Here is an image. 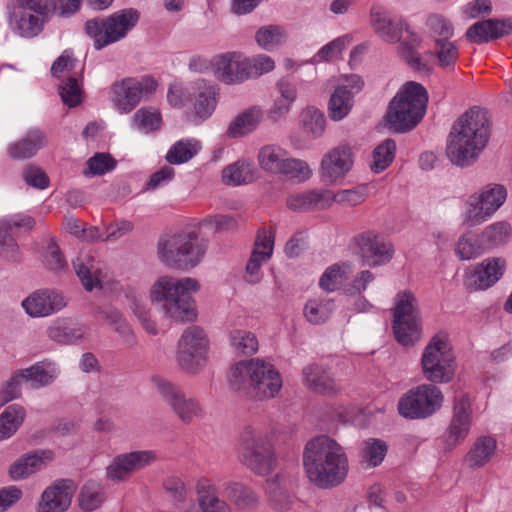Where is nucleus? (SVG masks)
Listing matches in <instances>:
<instances>
[{"label": "nucleus", "mask_w": 512, "mask_h": 512, "mask_svg": "<svg viewBox=\"0 0 512 512\" xmlns=\"http://www.w3.org/2000/svg\"><path fill=\"white\" fill-rule=\"evenodd\" d=\"M229 339L233 349L240 354L253 355L259 349L258 339L250 331L235 329L230 332Z\"/></svg>", "instance_id": "nucleus-57"}, {"label": "nucleus", "mask_w": 512, "mask_h": 512, "mask_svg": "<svg viewBox=\"0 0 512 512\" xmlns=\"http://www.w3.org/2000/svg\"><path fill=\"white\" fill-rule=\"evenodd\" d=\"M512 237V225L507 220L495 221L481 232L482 244L487 250L506 245Z\"/></svg>", "instance_id": "nucleus-44"}, {"label": "nucleus", "mask_w": 512, "mask_h": 512, "mask_svg": "<svg viewBox=\"0 0 512 512\" xmlns=\"http://www.w3.org/2000/svg\"><path fill=\"white\" fill-rule=\"evenodd\" d=\"M257 162L265 173L283 175L297 182H304L312 176V170L306 161L292 157L289 151L278 144L260 147Z\"/></svg>", "instance_id": "nucleus-13"}, {"label": "nucleus", "mask_w": 512, "mask_h": 512, "mask_svg": "<svg viewBox=\"0 0 512 512\" xmlns=\"http://www.w3.org/2000/svg\"><path fill=\"white\" fill-rule=\"evenodd\" d=\"M157 455L151 450H139L116 456L107 466V477L113 481H123L136 471L153 464Z\"/></svg>", "instance_id": "nucleus-23"}, {"label": "nucleus", "mask_w": 512, "mask_h": 512, "mask_svg": "<svg viewBox=\"0 0 512 512\" xmlns=\"http://www.w3.org/2000/svg\"><path fill=\"white\" fill-rule=\"evenodd\" d=\"M435 55L439 66L450 71L455 67L459 57V51L453 42L437 39L435 42Z\"/></svg>", "instance_id": "nucleus-62"}, {"label": "nucleus", "mask_w": 512, "mask_h": 512, "mask_svg": "<svg viewBox=\"0 0 512 512\" xmlns=\"http://www.w3.org/2000/svg\"><path fill=\"white\" fill-rule=\"evenodd\" d=\"M360 76L351 74L342 78V82L332 93L329 103V116L334 121L344 119L351 111L354 104V96L363 88Z\"/></svg>", "instance_id": "nucleus-22"}, {"label": "nucleus", "mask_w": 512, "mask_h": 512, "mask_svg": "<svg viewBox=\"0 0 512 512\" xmlns=\"http://www.w3.org/2000/svg\"><path fill=\"white\" fill-rule=\"evenodd\" d=\"M73 267L83 287L87 291L103 289L105 287L106 282L100 262L84 255L73 261Z\"/></svg>", "instance_id": "nucleus-36"}, {"label": "nucleus", "mask_w": 512, "mask_h": 512, "mask_svg": "<svg viewBox=\"0 0 512 512\" xmlns=\"http://www.w3.org/2000/svg\"><path fill=\"white\" fill-rule=\"evenodd\" d=\"M328 190H309L288 196L287 206L294 211L324 209L329 207Z\"/></svg>", "instance_id": "nucleus-40"}, {"label": "nucleus", "mask_w": 512, "mask_h": 512, "mask_svg": "<svg viewBox=\"0 0 512 512\" xmlns=\"http://www.w3.org/2000/svg\"><path fill=\"white\" fill-rule=\"evenodd\" d=\"M193 103L190 118L195 123H201L214 113L219 97L218 87L205 79H197L190 83Z\"/></svg>", "instance_id": "nucleus-24"}, {"label": "nucleus", "mask_w": 512, "mask_h": 512, "mask_svg": "<svg viewBox=\"0 0 512 512\" xmlns=\"http://www.w3.org/2000/svg\"><path fill=\"white\" fill-rule=\"evenodd\" d=\"M105 499L104 487L96 481H88L82 486L78 501L82 510L91 512L99 508Z\"/></svg>", "instance_id": "nucleus-53"}, {"label": "nucleus", "mask_w": 512, "mask_h": 512, "mask_svg": "<svg viewBox=\"0 0 512 512\" xmlns=\"http://www.w3.org/2000/svg\"><path fill=\"white\" fill-rule=\"evenodd\" d=\"M74 487L70 480L56 481L47 487L37 505V512H66L71 505Z\"/></svg>", "instance_id": "nucleus-31"}, {"label": "nucleus", "mask_w": 512, "mask_h": 512, "mask_svg": "<svg viewBox=\"0 0 512 512\" xmlns=\"http://www.w3.org/2000/svg\"><path fill=\"white\" fill-rule=\"evenodd\" d=\"M511 32V19H487L478 21L470 26L467 29L465 36L471 43L483 44L506 36Z\"/></svg>", "instance_id": "nucleus-35"}, {"label": "nucleus", "mask_w": 512, "mask_h": 512, "mask_svg": "<svg viewBox=\"0 0 512 512\" xmlns=\"http://www.w3.org/2000/svg\"><path fill=\"white\" fill-rule=\"evenodd\" d=\"M26 410L19 404L7 406L0 414V441L12 437L22 425Z\"/></svg>", "instance_id": "nucleus-50"}, {"label": "nucleus", "mask_w": 512, "mask_h": 512, "mask_svg": "<svg viewBox=\"0 0 512 512\" xmlns=\"http://www.w3.org/2000/svg\"><path fill=\"white\" fill-rule=\"evenodd\" d=\"M393 334L402 346H413L422 335V320L415 295L408 290L400 291L394 298Z\"/></svg>", "instance_id": "nucleus-12"}, {"label": "nucleus", "mask_w": 512, "mask_h": 512, "mask_svg": "<svg viewBox=\"0 0 512 512\" xmlns=\"http://www.w3.org/2000/svg\"><path fill=\"white\" fill-rule=\"evenodd\" d=\"M60 96L64 104L69 107H76L83 100V89L78 80L70 77L60 87Z\"/></svg>", "instance_id": "nucleus-64"}, {"label": "nucleus", "mask_w": 512, "mask_h": 512, "mask_svg": "<svg viewBox=\"0 0 512 512\" xmlns=\"http://www.w3.org/2000/svg\"><path fill=\"white\" fill-rule=\"evenodd\" d=\"M303 467L310 482L319 488L329 489L345 481L349 462L344 448L336 440L320 435L306 443Z\"/></svg>", "instance_id": "nucleus-1"}, {"label": "nucleus", "mask_w": 512, "mask_h": 512, "mask_svg": "<svg viewBox=\"0 0 512 512\" xmlns=\"http://www.w3.org/2000/svg\"><path fill=\"white\" fill-rule=\"evenodd\" d=\"M335 309L333 299L326 296L310 298L304 305L303 314L305 319L314 325L326 322Z\"/></svg>", "instance_id": "nucleus-45"}, {"label": "nucleus", "mask_w": 512, "mask_h": 512, "mask_svg": "<svg viewBox=\"0 0 512 512\" xmlns=\"http://www.w3.org/2000/svg\"><path fill=\"white\" fill-rule=\"evenodd\" d=\"M497 442L493 437L481 436L476 439L470 450L467 452L464 462L472 468H480L486 465L494 456Z\"/></svg>", "instance_id": "nucleus-42"}, {"label": "nucleus", "mask_w": 512, "mask_h": 512, "mask_svg": "<svg viewBox=\"0 0 512 512\" xmlns=\"http://www.w3.org/2000/svg\"><path fill=\"white\" fill-rule=\"evenodd\" d=\"M224 490L227 498L233 502L239 510H252L258 506L259 497L257 494L250 487L242 483H227L225 484Z\"/></svg>", "instance_id": "nucleus-48"}, {"label": "nucleus", "mask_w": 512, "mask_h": 512, "mask_svg": "<svg viewBox=\"0 0 512 512\" xmlns=\"http://www.w3.org/2000/svg\"><path fill=\"white\" fill-rule=\"evenodd\" d=\"M122 291L146 332L156 335L158 333L156 323L150 319L149 310L145 305V292L139 287L132 285H126Z\"/></svg>", "instance_id": "nucleus-39"}, {"label": "nucleus", "mask_w": 512, "mask_h": 512, "mask_svg": "<svg viewBox=\"0 0 512 512\" xmlns=\"http://www.w3.org/2000/svg\"><path fill=\"white\" fill-rule=\"evenodd\" d=\"M428 102L426 89L419 83H405L389 104L387 121L396 132L413 129L423 118Z\"/></svg>", "instance_id": "nucleus-6"}, {"label": "nucleus", "mask_w": 512, "mask_h": 512, "mask_svg": "<svg viewBox=\"0 0 512 512\" xmlns=\"http://www.w3.org/2000/svg\"><path fill=\"white\" fill-rule=\"evenodd\" d=\"M19 376L31 389H41L53 384L60 375L59 364L49 358L35 362L29 367L19 369Z\"/></svg>", "instance_id": "nucleus-33"}, {"label": "nucleus", "mask_w": 512, "mask_h": 512, "mask_svg": "<svg viewBox=\"0 0 512 512\" xmlns=\"http://www.w3.org/2000/svg\"><path fill=\"white\" fill-rule=\"evenodd\" d=\"M396 154V142L387 138L378 144L372 153L370 169L374 173L386 170L393 162Z\"/></svg>", "instance_id": "nucleus-54"}, {"label": "nucleus", "mask_w": 512, "mask_h": 512, "mask_svg": "<svg viewBox=\"0 0 512 512\" xmlns=\"http://www.w3.org/2000/svg\"><path fill=\"white\" fill-rule=\"evenodd\" d=\"M370 25L377 37L385 43H398L404 31L411 34L413 42H417L416 35L410 32L405 20L401 16L392 14L380 5L371 7Z\"/></svg>", "instance_id": "nucleus-20"}, {"label": "nucleus", "mask_w": 512, "mask_h": 512, "mask_svg": "<svg viewBox=\"0 0 512 512\" xmlns=\"http://www.w3.org/2000/svg\"><path fill=\"white\" fill-rule=\"evenodd\" d=\"M209 339L205 331L196 325L187 327L180 335L176 348V362L188 375H197L205 367Z\"/></svg>", "instance_id": "nucleus-14"}, {"label": "nucleus", "mask_w": 512, "mask_h": 512, "mask_svg": "<svg viewBox=\"0 0 512 512\" xmlns=\"http://www.w3.org/2000/svg\"><path fill=\"white\" fill-rule=\"evenodd\" d=\"M33 225L32 217L25 214H15L0 219V256L10 261H17L19 248L11 231L13 228L28 230Z\"/></svg>", "instance_id": "nucleus-28"}, {"label": "nucleus", "mask_w": 512, "mask_h": 512, "mask_svg": "<svg viewBox=\"0 0 512 512\" xmlns=\"http://www.w3.org/2000/svg\"><path fill=\"white\" fill-rule=\"evenodd\" d=\"M288 35L282 26L267 25L259 28L255 34L257 44L266 51H272L286 43Z\"/></svg>", "instance_id": "nucleus-52"}, {"label": "nucleus", "mask_w": 512, "mask_h": 512, "mask_svg": "<svg viewBox=\"0 0 512 512\" xmlns=\"http://www.w3.org/2000/svg\"><path fill=\"white\" fill-rule=\"evenodd\" d=\"M353 166L349 145L342 144L330 150L321 161L320 174L325 183H335L345 177Z\"/></svg>", "instance_id": "nucleus-26"}, {"label": "nucleus", "mask_w": 512, "mask_h": 512, "mask_svg": "<svg viewBox=\"0 0 512 512\" xmlns=\"http://www.w3.org/2000/svg\"><path fill=\"white\" fill-rule=\"evenodd\" d=\"M44 146V134L39 129H30L7 148L10 158L24 160L33 157Z\"/></svg>", "instance_id": "nucleus-38"}, {"label": "nucleus", "mask_w": 512, "mask_h": 512, "mask_svg": "<svg viewBox=\"0 0 512 512\" xmlns=\"http://www.w3.org/2000/svg\"><path fill=\"white\" fill-rule=\"evenodd\" d=\"M140 12L125 8L108 17L90 19L85 24L86 33L93 39L96 50H101L124 39L137 25Z\"/></svg>", "instance_id": "nucleus-9"}, {"label": "nucleus", "mask_w": 512, "mask_h": 512, "mask_svg": "<svg viewBox=\"0 0 512 512\" xmlns=\"http://www.w3.org/2000/svg\"><path fill=\"white\" fill-rule=\"evenodd\" d=\"M486 247L482 239H478L472 232L462 234L455 247V252L461 260H471L480 256Z\"/></svg>", "instance_id": "nucleus-55"}, {"label": "nucleus", "mask_w": 512, "mask_h": 512, "mask_svg": "<svg viewBox=\"0 0 512 512\" xmlns=\"http://www.w3.org/2000/svg\"><path fill=\"white\" fill-rule=\"evenodd\" d=\"M255 179L253 163L239 160L226 166L222 171V181L227 185L239 186L251 183Z\"/></svg>", "instance_id": "nucleus-49"}, {"label": "nucleus", "mask_w": 512, "mask_h": 512, "mask_svg": "<svg viewBox=\"0 0 512 512\" xmlns=\"http://www.w3.org/2000/svg\"><path fill=\"white\" fill-rule=\"evenodd\" d=\"M198 502L203 512H232L231 507L217 494V488L209 479L197 483Z\"/></svg>", "instance_id": "nucleus-43"}, {"label": "nucleus", "mask_w": 512, "mask_h": 512, "mask_svg": "<svg viewBox=\"0 0 512 512\" xmlns=\"http://www.w3.org/2000/svg\"><path fill=\"white\" fill-rule=\"evenodd\" d=\"M298 96V82L289 77H281L275 83V95L269 108L268 117L273 121L284 118L291 110Z\"/></svg>", "instance_id": "nucleus-32"}, {"label": "nucleus", "mask_w": 512, "mask_h": 512, "mask_svg": "<svg viewBox=\"0 0 512 512\" xmlns=\"http://www.w3.org/2000/svg\"><path fill=\"white\" fill-rule=\"evenodd\" d=\"M263 118L260 106H251L239 113L229 124L226 135L229 138H241L257 129Z\"/></svg>", "instance_id": "nucleus-37"}, {"label": "nucleus", "mask_w": 512, "mask_h": 512, "mask_svg": "<svg viewBox=\"0 0 512 512\" xmlns=\"http://www.w3.org/2000/svg\"><path fill=\"white\" fill-rule=\"evenodd\" d=\"M239 459L258 475L269 474L275 466L272 445L266 434L255 425H245L239 436Z\"/></svg>", "instance_id": "nucleus-11"}, {"label": "nucleus", "mask_w": 512, "mask_h": 512, "mask_svg": "<svg viewBox=\"0 0 512 512\" xmlns=\"http://www.w3.org/2000/svg\"><path fill=\"white\" fill-rule=\"evenodd\" d=\"M229 385L255 400H269L278 395L283 379L276 366L260 357L240 360L230 367Z\"/></svg>", "instance_id": "nucleus-4"}, {"label": "nucleus", "mask_w": 512, "mask_h": 512, "mask_svg": "<svg viewBox=\"0 0 512 512\" xmlns=\"http://www.w3.org/2000/svg\"><path fill=\"white\" fill-rule=\"evenodd\" d=\"M67 305L65 297L53 290H38L22 302L25 312L31 317H46Z\"/></svg>", "instance_id": "nucleus-29"}, {"label": "nucleus", "mask_w": 512, "mask_h": 512, "mask_svg": "<svg viewBox=\"0 0 512 512\" xmlns=\"http://www.w3.org/2000/svg\"><path fill=\"white\" fill-rule=\"evenodd\" d=\"M455 355L446 331H439L429 340L421 356V370L431 383H448L456 372Z\"/></svg>", "instance_id": "nucleus-7"}, {"label": "nucleus", "mask_w": 512, "mask_h": 512, "mask_svg": "<svg viewBox=\"0 0 512 512\" xmlns=\"http://www.w3.org/2000/svg\"><path fill=\"white\" fill-rule=\"evenodd\" d=\"M116 161L108 153H96L87 161L86 176L104 175L115 168Z\"/></svg>", "instance_id": "nucleus-63"}, {"label": "nucleus", "mask_w": 512, "mask_h": 512, "mask_svg": "<svg viewBox=\"0 0 512 512\" xmlns=\"http://www.w3.org/2000/svg\"><path fill=\"white\" fill-rule=\"evenodd\" d=\"M157 81L144 76L140 79L127 77L111 84L109 99L113 108L120 114H129L144 99L151 97L157 90Z\"/></svg>", "instance_id": "nucleus-15"}, {"label": "nucleus", "mask_w": 512, "mask_h": 512, "mask_svg": "<svg viewBox=\"0 0 512 512\" xmlns=\"http://www.w3.org/2000/svg\"><path fill=\"white\" fill-rule=\"evenodd\" d=\"M158 257L166 266L177 269L193 268L206 251V243L199 238L196 227L163 236L158 241Z\"/></svg>", "instance_id": "nucleus-5"}, {"label": "nucleus", "mask_w": 512, "mask_h": 512, "mask_svg": "<svg viewBox=\"0 0 512 512\" xmlns=\"http://www.w3.org/2000/svg\"><path fill=\"white\" fill-rule=\"evenodd\" d=\"M53 6V0H9L8 26L20 37L33 38L43 30Z\"/></svg>", "instance_id": "nucleus-8"}, {"label": "nucleus", "mask_w": 512, "mask_h": 512, "mask_svg": "<svg viewBox=\"0 0 512 512\" xmlns=\"http://www.w3.org/2000/svg\"><path fill=\"white\" fill-rule=\"evenodd\" d=\"M506 270L503 257H488L464 273V286L468 291H484L494 286Z\"/></svg>", "instance_id": "nucleus-19"}, {"label": "nucleus", "mask_w": 512, "mask_h": 512, "mask_svg": "<svg viewBox=\"0 0 512 512\" xmlns=\"http://www.w3.org/2000/svg\"><path fill=\"white\" fill-rule=\"evenodd\" d=\"M472 408L468 395L461 393L454 399L452 418L446 430L445 443L453 448L463 442L470 432Z\"/></svg>", "instance_id": "nucleus-21"}, {"label": "nucleus", "mask_w": 512, "mask_h": 512, "mask_svg": "<svg viewBox=\"0 0 512 512\" xmlns=\"http://www.w3.org/2000/svg\"><path fill=\"white\" fill-rule=\"evenodd\" d=\"M302 383L309 390L321 395H335L341 386L330 372L318 364H308L302 369Z\"/></svg>", "instance_id": "nucleus-34"}, {"label": "nucleus", "mask_w": 512, "mask_h": 512, "mask_svg": "<svg viewBox=\"0 0 512 512\" xmlns=\"http://www.w3.org/2000/svg\"><path fill=\"white\" fill-rule=\"evenodd\" d=\"M266 493L272 507L279 511H286L291 507L292 499L287 490L280 484L278 477L267 481Z\"/></svg>", "instance_id": "nucleus-61"}, {"label": "nucleus", "mask_w": 512, "mask_h": 512, "mask_svg": "<svg viewBox=\"0 0 512 512\" xmlns=\"http://www.w3.org/2000/svg\"><path fill=\"white\" fill-rule=\"evenodd\" d=\"M352 272L349 262H339L325 269L319 279V287L326 292H334L340 289Z\"/></svg>", "instance_id": "nucleus-46"}, {"label": "nucleus", "mask_w": 512, "mask_h": 512, "mask_svg": "<svg viewBox=\"0 0 512 512\" xmlns=\"http://www.w3.org/2000/svg\"><path fill=\"white\" fill-rule=\"evenodd\" d=\"M508 189L502 183L490 182L470 194L463 204L462 220L470 227L489 221L505 204Z\"/></svg>", "instance_id": "nucleus-10"}, {"label": "nucleus", "mask_w": 512, "mask_h": 512, "mask_svg": "<svg viewBox=\"0 0 512 512\" xmlns=\"http://www.w3.org/2000/svg\"><path fill=\"white\" fill-rule=\"evenodd\" d=\"M302 125L304 131L316 139L324 134L326 118L324 113L316 107H307L302 112Z\"/></svg>", "instance_id": "nucleus-56"}, {"label": "nucleus", "mask_w": 512, "mask_h": 512, "mask_svg": "<svg viewBox=\"0 0 512 512\" xmlns=\"http://www.w3.org/2000/svg\"><path fill=\"white\" fill-rule=\"evenodd\" d=\"M132 127L144 134L158 131L162 125L159 109L148 106L138 109L131 119Z\"/></svg>", "instance_id": "nucleus-51"}, {"label": "nucleus", "mask_w": 512, "mask_h": 512, "mask_svg": "<svg viewBox=\"0 0 512 512\" xmlns=\"http://www.w3.org/2000/svg\"><path fill=\"white\" fill-rule=\"evenodd\" d=\"M274 235L271 231L260 230L257 233L254 248L246 265L245 279L248 283L257 284L263 273L261 266L270 259L273 253Z\"/></svg>", "instance_id": "nucleus-27"}, {"label": "nucleus", "mask_w": 512, "mask_h": 512, "mask_svg": "<svg viewBox=\"0 0 512 512\" xmlns=\"http://www.w3.org/2000/svg\"><path fill=\"white\" fill-rule=\"evenodd\" d=\"M152 385L173 414L183 424H191L195 419L204 416V408L196 397L188 396L176 383L154 376Z\"/></svg>", "instance_id": "nucleus-16"}, {"label": "nucleus", "mask_w": 512, "mask_h": 512, "mask_svg": "<svg viewBox=\"0 0 512 512\" xmlns=\"http://www.w3.org/2000/svg\"><path fill=\"white\" fill-rule=\"evenodd\" d=\"M367 195V188L365 186H357L352 189H344L338 191L337 193H332L329 191V206L334 202L343 206H357L365 201Z\"/></svg>", "instance_id": "nucleus-60"}, {"label": "nucleus", "mask_w": 512, "mask_h": 512, "mask_svg": "<svg viewBox=\"0 0 512 512\" xmlns=\"http://www.w3.org/2000/svg\"><path fill=\"white\" fill-rule=\"evenodd\" d=\"M489 139L487 114L479 108H471L454 123L449 134L446 154L459 166L468 167L479 157Z\"/></svg>", "instance_id": "nucleus-2"}, {"label": "nucleus", "mask_w": 512, "mask_h": 512, "mask_svg": "<svg viewBox=\"0 0 512 512\" xmlns=\"http://www.w3.org/2000/svg\"><path fill=\"white\" fill-rule=\"evenodd\" d=\"M198 282L190 277L160 276L150 287L152 303L159 304L163 316L171 322L183 324L197 318L192 294L198 291Z\"/></svg>", "instance_id": "nucleus-3"}, {"label": "nucleus", "mask_w": 512, "mask_h": 512, "mask_svg": "<svg viewBox=\"0 0 512 512\" xmlns=\"http://www.w3.org/2000/svg\"><path fill=\"white\" fill-rule=\"evenodd\" d=\"M46 334L53 342L73 345L86 338L88 327L73 317H58L48 325Z\"/></svg>", "instance_id": "nucleus-30"}, {"label": "nucleus", "mask_w": 512, "mask_h": 512, "mask_svg": "<svg viewBox=\"0 0 512 512\" xmlns=\"http://www.w3.org/2000/svg\"><path fill=\"white\" fill-rule=\"evenodd\" d=\"M214 75L226 85H237L249 80L246 55L229 51L214 57Z\"/></svg>", "instance_id": "nucleus-25"}, {"label": "nucleus", "mask_w": 512, "mask_h": 512, "mask_svg": "<svg viewBox=\"0 0 512 512\" xmlns=\"http://www.w3.org/2000/svg\"><path fill=\"white\" fill-rule=\"evenodd\" d=\"M444 401L437 386L421 384L407 391L398 401L399 414L406 419H425L435 414Z\"/></svg>", "instance_id": "nucleus-17"}, {"label": "nucleus", "mask_w": 512, "mask_h": 512, "mask_svg": "<svg viewBox=\"0 0 512 512\" xmlns=\"http://www.w3.org/2000/svg\"><path fill=\"white\" fill-rule=\"evenodd\" d=\"M51 459L52 453L50 451H41L23 456L11 465L9 475L13 480L24 479L42 469Z\"/></svg>", "instance_id": "nucleus-41"}, {"label": "nucleus", "mask_w": 512, "mask_h": 512, "mask_svg": "<svg viewBox=\"0 0 512 512\" xmlns=\"http://www.w3.org/2000/svg\"><path fill=\"white\" fill-rule=\"evenodd\" d=\"M202 149V144L195 138H183L175 142L167 151L165 159L169 164L180 165L190 161Z\"/></svg>", "instance_id": "nucleus-47"}, {"label": "nucleus", "mask_w": 512, "mask_h": 512, "mask_svg": "<svg viewBox=\"0 0 512 512\" xmlns=\"http://www.w3.org/2000/svg\"><path fill=\"white\" fill-rule=\"evenodd\" d=\"M387 450L388 446L385 441L369 438L363 444L362 458L368 467H377L383 462Z\"/></svg>", "instance_id": "nucleus-59"}, {"label": "nucleus", "mask_w": 512, "mask_h": 512, "mask_svg": "<svg viewBox=\"0 0 512 512\" xmlns=\"http://www.w3.org/2000/svg\"><path fill=\"white\" fill-rule=\"evenodd\" d=\"M238 227V221L235 217L225 214L210 215L201 220L197 225L198 232L207 230L213 233L230 232Z\"/></svg>", "instance_id": "nucleus-58"}, {"label": "nucleus", "mask_w": 512, "mask_h": 512, "mask_svg": "<svg viewBox=\"0 0 512 512\" xmlns=\"http://www.w3.org/2000/svg\"><path fill=\"white\" fill-rule=\"evenodd\" d=\"M355 241L360 258L370 267L386 265L394 257L393 244L377 231H365L359 234Z\"/></svg>", "instance_id": "nucleus-18"}]
</instances>
